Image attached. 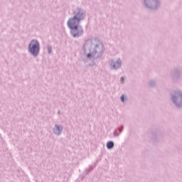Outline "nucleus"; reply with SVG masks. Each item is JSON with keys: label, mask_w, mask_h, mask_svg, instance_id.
Here are the masks:
<instances>
[{"label": "nucleus", "mask_w": 182, "mask_h": 182, "mask_svg": "<svg viewBox=\"0 0 182 182\" xmlns=\"http://www.w3.org/2000/svg\"><path fill=\"white\" fill-rule=\"evenodd\" d=\"M84 18L85 15L79 12L73 18H69L68 26L72 30L71 33L73 36H77L79 35V31H77V25H79V22H80V21Z\"/></svg>", "instance_id": "obj_1"}, {"label": "nucleus", "mask_w": 182, "mask_h": 182, "mask_svg": "<svg viewBox=\"0 0 182 182\" xmlns=\"http://www.w3.org/2000/svg\"><path fill=\"white\" fill-rule=\"evenodd\" d=\"M121 80H122V83H123V82H124V78L122 77V78L121 79Z\"/></svg>", "instance_id": "obj_8"}, {"label": "nucleus", "mask_w": 182, "mask_h": 182, "mask_svg": "<svg viewBox=\"0 0 182 182\" xmlns=\"http://www.w3.org/2000/svg\"><path fill=\"white\" fill-rule=\"evenodd\" d=\"M114 146V144H113L112 141H108L107 143V149H113V146Z\"/></svg>", "instance_id": "obj_5"}, {"label": "nucleus", "mask_w": 182, "mask_h": 182, "mask_svg": "<svg viewBox=\"0 0 182 182\" xmlns=\"http://www.w3.org/2000/svg\"><path fill=\"white\" fill-rule=\"evenodd\" d=\"M60 132H62V128L60 127L59 126H56L54 129V133L55 134H60Z\"/></svg>", "instance_id": "obj_3"}, {"label": "nucleus", "mask_w": 182, "mask_h": 182, "mask_svg": "<svg viewBox=\"0 0 182 182\" xmlns=\"http://www.w3.org/2000/svg\"><path fill=\"white\" fill-rule=\"evenodd\" d=\"M120 65H122V62L120 60H117L113 66V69H118V68H120Z\"/></svg>", "instance_id": "obj_4"}, {"label": "nucleus", "mask_w": 182, "mask_h": 182, "mask_svg": "<svg viewBox=\"0 0 182 182\" xmlns=\"http://www.w3.org/2000/svg\"><path fill=\"white\" fill-rule=\"evenodd\" d=\"M29 52L34 56L39 53V43L36 40H32L28 46Z\"/></svg>", "instance_id": "obj_2"}, {"label": "nucleus", "mask_w": 182, "mask_h": 182, "mask_svg": "<svg viewBox=\"0 0 182 182\" xmlns=\"http://www.w3.org/2000/svg\"><path fill=\"white\" fill-rule=\"evenodd\" d=\"M121 100L122 102H124V95L121 96Z\"/></svg>", "instance_id": "obj_6"}, {"label": "nucleus", "mask_w": 182, "mask_h": 182, "mask_svg": "<svg viewBox=\"0 0 182 182\" xmlns=\"http://www.w3.org/2000/svg\"><path fill=\"white\" fill-rule=\"evenodd\" d=\"M87 58H90V54L87 55Z\"/></svg>", "instance_id": "obj_7"}]
</instances>
